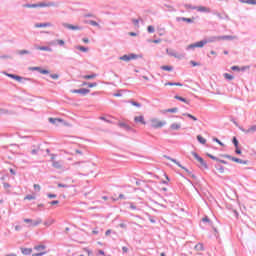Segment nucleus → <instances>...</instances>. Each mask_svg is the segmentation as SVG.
<instances>
[{
	"instance_id": "11",
	"label": "nucleus",
	"mask_w": 256,
	"mask_h": 256,
	"mask_svg": "<svg viewBox=\"0 0 256 256\" xmlns=\"http://www.w3.org/2000/svg\"><path fill=\"white\" fill-rule=\"evenodd\" d=\"M180 129H181V123L179 122H174L170 125L171 131H179Z\"/></svg>"
},
{
	"instance_id": "37",
	"label": "nucleus",
	"mask_w": 256,
	"mask_h": 256,
	"mask_svg": "<svg viewBox=\"0 0 256 256\" xmlns=\"http://www.w3.org/2000/svg\"><path fill=\"white\" fill-rule=\"evenodd\" d=\"M130 103H131V105H133V107H138V108L141 107V103H139V102L131 100Z\"/></svg>"
},
{
	"instance_id": "44",
	"label": "nucleus",
	"mask_w": 256,
	"mask_h": 256,
	"mask_svg": "<svg viewBox=\"0 0 256 256\" xmlns=\"http://www.w3.org/2000/svg\"><path fill=\"white\" fill-rule=\"evenodd\" d=\"M132 22L134 23L135 27H139V20L138 19H132Z\"/></svg>"
},
{
	"instance_id": "17",
	"label": "nucleus",
	"mask_w": 256,
	"mask_h": 256,
	"mask_svg": "<svg viewBox=\"0 0 256 256\" xmlns=\"http://www.w3.org/2000/svg\"><path fill=\"white\" fill-rule=\"evenodd\" d=\"M21 251L23 255H31L33 253V249L31 248H22Z\"/></svg>"
},
{
	"instance_id": "64",
	"label": "nucleus",
	"mask_w": 256,
	"mask_h": 256,
	"mask_svg": "<svg viewBox=\"0 0 256 256\" xmlns=\"http://www.w3.org/2000/svg\"><path fill=\"white\" fill-rule=\"evenodd\" d=\"M58 187H64V188H67L68 186L67 185H65V184H58Z\"/></svg>"
},
{
	"instance_id": "56",
	"label": "nucleus",
	"mask_w": 256,
	"mask_h": 256,
	"mask_svg": "<svg viewBox=\"0 0 256 256\" xmlns=\"http://www.w3.org/2000/svg\"><path fill=\"white\" fill-rule=\"evenodd\" d=\"M222 39H235V36H223Z\"/></svg>"
},
{
	"instance_id": "15",
	"label": "nucleus",
	"mask_w": 256,
	"mask_h": 256,
	"mask_svg": "<svg viewBox=\"0 0 256 256\" xmlns=\"http://www.w3.org/2000/svg\"><path fill=\"white\" fill-rule=\"evenodd\" d=\"M176 21H184L185 23H193V18L177 17Z\"/></svg>"
},
{
	"instance_id": "9",
	"label": "nucleus",
	"mask_w": 256,
	"mask_h": 256,
	"mask_svg": "<svg viewBox=\"0 0 256 256\" xmlns=\"http://www.w3.org/2000/svg\"><path fill=\"white\" fill-rule=\"evenodd\" d=\"M196 11H198L199 13H211V8L207 6H197Z\"/></svg>"
},
{
	"instance_id": "43",
	"label": "nucleus",
	"mask_w": 256,
	"mask_h": 256,
	"mask_svg": "<svg viewBox=\"0 0 256 256\" xmlns=\"http://www.w3.org/2000/svg\"><path fill=\"white\" fill-rule=\"evenodd\" d=\"M34 189H35V191H41V185L34 184Z\"/></svg>"
},
{
	"instance_id": "32",
	"label": "nucleus",
	"mask_w": 256,
	"mask_h": 256,
	"mask_svg": "<svg viewBox=\"0 0 256 256\" xmlns=\"http://www.w3.org/2000/svg\"><path fill=\"white\" fill-rule=\"evenodd\" d=\"M224 77L228 80V81H233L234 77L233 75L229 74V73H225Z\"/></svg>"
},
{
	"instance_id": "12",
	"label": "nucleus",
	"mask_w": 256,
	"mask_h": 256,
	"mask_svg": "<svg viewBox=\"0 0 256 256\" xmlns=\"http://www.w3.org/2000/svg\"><path fill=\"white\" fill-rule=\"evenodd\" d=\"M64 27L66 29H70L71 31H81V27L79 26H74L72 24H64Z\"/></svg>"
},
{
	"instance_id": "38",
	"label": "nucleus",
	"mask_w": 256,
	"mask_h": 256,
	"mask_svg": "<svg viewBox=\"0 0 256 256\" xmlns=\"http://www.w3.org/2000/svg\"><path fill=\"white\" fill-rule=\"evenodd\" d=\"M33 199H35V196L34 195H27L25 196L24 200H27V201H33Z\"/></svg>"
},
{
	"instance_id": "26",
	"label": "nucleus",
	"mask_w": 256,
	"mask_h": 256,
	"mask_svg": "<svg viewBox=\"0 0 256 256\" xmlns=\"http://www.w3.org/2000/svg\"><path fill=\"white\" fill-rule=\"evenodd\" d=\"M160 69H162V71H173V66H161Z\"/></svg>"
},
{
	"instance_id": "20",
	"label": "nucleus",
	"mask_w": 256,
	"mask_h": 256,
	"mask_svg": "<svg viewBox=\"0 0 256 256\" xmlns=\"http://www.w3.org/2000/svg\"><path fill=\"white\" fill-rule=\"evenodd\" d=\"M8 77H11V79H15V81H22L23 78L21 76H17L14 74H7Z\"/></svg>"
},
{
	"instance_id": "46",
	"label": "nucleus",
	"mask_w": 256,
	"mask_h": 256,
	"mask_svg": "<svg viewBox=\"0 0 256 256\" xmlns=\"http://www.w3.org/2000/svg\"><path fill=\"white\" fill-rule=\"evenodd\" d=\"M208 157H210V159H213V161H219V158L209 154Z\"/></svg>"
},
{
	"instance_id": "22",
	"label": "nucleus",
	"mask_w": 256,
	"mask_h": 256,
	"mask_svg": "<svg viewBox=\"0 0 256 256\" xmlns=\"http://www.w3.org/2000/svg\"><path fill=\"white\" fill-rule=\"evenodd\" d=\"M55 223V221L53 219H48L44 222L45 227H51V225H53Z\"/></svg>"
},
{
	"instance_id": "51",
	"label": "nucleus",
	"mask_w": 256,
	"mask_h": 256,
	"mask_svg": "<svg viewBox=\"0 0 256 256\" xmlns=\"http://www.w3.org/2000/svg\"><path fill=\"white\" fill-rule=\"evenodd\" d=\"M190 63L192 64V67H198L199 63L195 62V61H190Z\"/></svg>"
},
{
	"instance_id": "35",
	"label": "nucleus",
	"mask_w": 256,
	"mask_h": 256,
	"mask_svg": "<svg viewBox=\"0 0 256 256\" xmlns=\"http://www.w3.org/2000/svg\"><path fill=\"white\" fill-rule=\"evenodd\" d=\"M184 7H185V9H193V10L197 9V6H193L191 4H185Z\"/></svg>"
},
{
	"instance_id": "55",
	"label": "nucleus",
	"mask_w": 256,
	"mask_h": 256,
	"mask_svg": "<svg viewBox=\"0 0 256 256\" xmlns=\"http://www.w3.org/2000/svg\"><path fill=\"white\" fill-rule=\"evenodd\" d=\"M50 205H59V201L58 200H54V201L50 202Z\"/></svg>"
},
{
	"instance_id": "47",
	"label": "nucleus",
	"mask_w": 256,
	"mask_h": 256,
	"mask_svg": "<svg viewBox=\"0 0 256 256\" xmlns=\"http://www.w3.org/2000/svg\"><path fill=\"white\" fill-rule=\"evenodd\" d=\"M88 87L91 89V88H93V87H97V83H89L88 84Z\"/></svg>"
},
{
	"instance_id": "63",
	"label": "nucleus",
	"mask_w": 256,
	"mask_h": 256,
	"mask_svg": "<svg viewBox=\"0 0 256 256\" xmlns=\"http://www.w3.org/2000/svg\"><path fill=\"white\" fill-rule=\"evenodd\" d=\"M83 43H89V38L82 39Z\"/></svg>"
},
{
	"instance_id": "23",
	"label": "nucleus",
	"mask_w": 256,
	"mask_h": 256,
	"mask_svg": "<svg viewBox=\"0 0 256 256\" xmlns=\"http://www.w3.org/2000/svg\"><path fill=\"white\" fill-rule=\"evenodd\" d=\"M197 140L199 141V143H201L202 145H205L207 143V140L205 138H203V136L198 135L197 136Z\"/></svg>"
},
{
	"instance_id": "53",
	"label": "nucleus",
	"mask_w": 256,
	"mask_h": 256,
	"mask_svg": "<svg viewBox=\"0 0 256 256\" xmlns=\"http://www.w3.org/2000/svg\"><path fill=\"white\" fill-rule=\"evenodd\" d=\"M49 199H55L57 197L56 194H48Z\"/></svg>"
},
{
	"instance_id": "58",
	"label": "nucleus",
	"mask_w": 256,
	"mask_h": 256,
	"mask_svg": "<svg viewBox=\"0 0 256 256\" xmlns=\"http://www.w3.org/2000/svg\"><path fill=\"white\" fill-rule=\"evenodd\" d=\"M3 187H4V189H9V187H11V185L9 183H4Z\"/></svg>"
},
{
	"instance_id": "6",
	"label": "nucleus",
	"mask_w": 256,
	"mask_h": 256,
	"mask_svg": "<svg viewBox=\"0 0 256 256\" xmlns=\"http://www.w3.org/2000/svg\"><path fill=\"white\" fill-rule=\"evenodd\" d=\"M166 53H167V55H170V57H175L176 59H183V57H184L183 54H178L173 49H167Z\"/></svg>"
},
{
	"instance_id": "24",
	"label": "nucleus",
	"mask_w": 256,
	"mask_h": 256,
	"mask_svg": "<svg viewBox=\"0 0 256 256\" xmlns=\"http://www.w3.org/2000/svg\"><path fill=\"white\" fill-rule=\"evenodd\" d=\"M169 160L172 161V163H175L176 165H178V167H180L181 169H184V171H187V168L183 167L179 162H177V160L173 158H169Z\"/></svg>"
},
{
	"instance_id": "8",
	"label": "nucleus",
	"mask_w": 256,
	"mask_h": 256,
	"mask_svg": "<svg viewBox=\"0 0 256 256\" xmlns=\"http://www.w3.org/2000/svg\"><path fill=\"white\" fill-rule=\"evenodd\" d=\"M137 55L135 54H129V55H124L122 57H120V61H133V59H137Z\"/></svg>"
},
{
	"instance_id": "7",
	"label": "nucleus",
	"mask_w": 256,
	"mask_h": 256,
	"mask_svg": "<svg viewBox=\"0 0 256 256\" xmlns=\"http://www.w3.org/2000/svg\"><path fill=\"white\" fill-rule=\"evenodd\" d=\"M134 122L140 123V125H147V122L145 121V116L143 114H141L139 116H135Z\"/></svg>"
},
{
	"instance_id": "18",
	"label": "nucleus",
	"mask_w": 256,
	"mask_h": 256,
	"mask_svg": "<svg viewBox=\"0 0 256 256\" xmlns=\"http://www.w3.org/2000/svg\"><path fill=\"white\" fill-rule=\"evenodd\" d=\"M243 133H255L256 132V125L251 126L249 129L242 130Z\"/></svg>"
},
{
	"instance_id": "60",
	"label": "nucleus",
	"mask_w": 256,
	"mask_h": 256,
	"mask_svg": "<svg viewBox=\"0 0 256 256\" xmlns=\"http://www.w3.org/2000/svg\"><path fill=\"white\" fill-rule=\"evenodd\" d=\"M122 251L123 253H127V251H129V248H127L126 246L122 247Z\"/></svg>"
},
{
	"instance_id": "36",
	"label": "nucleus",
	"mask_w": 256,
	"mask_h": 256,
	"mask_svg": "<svg viewBox=\"0 0 256 256\" xmlns=\"http://www.w3.org/2000/svg\"><path fill=\"white\" fill-rule=\"evenodd\" d=\"M231 70H232V71H245V68H242V69H241V68H239V66H232V67H231Z\"/></svg>"
},
{
	"instance_id": "52",
	"label": "nucleus",
	"mask_w": 256,
	"mask_h": 256,
	"mask_svg": "<svg viewBox=\"0 0 256 256\" xmlns=\"http://www.w3.org/2000/svg\"><path fill=\"white\" fill-rule=\"evenodd\" d=\"M1 59H11V56L9 55H2L0 56Z\"/></svg>"
},
{
	"instance_id": "45",
	"label": "nucleus",
	"mask_w": 256,
	"mask_h": 256,
	"mask_svg": "<svg viewBox=\"0 0 256 256\" xmlns=\"http://www.w3.org/2000/svg\"><path fill=\"white\" fill-rule=\"evenodd\" d=\"M47 252H40V253H36V254H32V256H43L46 255Z\"/></svg>"
},
{
	"instance_id": "50",
	"label": "nucleus",
	"mask_w": 256,
	"mask_h": 256,
	"mask_svg": "<svg viewBox=\"0 0 256 256\" xmlns=\"http://www.w3.org/2000/svg\"><path fill=\"white\" fill-rule=\"evenodd\" d=\"M51 79H59V75L57 74H52L50 75Z\"/></svg>"
},
{
	"instance_id": "10",
	"label": "nucleus",
	"mask_w": 256,
	"mask_h": 256,
	"mask_svg": "<svg viewBox=\"0 0 256 256\" xmlns=\"http://www.w3.org/2000/svg\"><path fill=\"white\" fill-rule=\"evenodd\" d=\"M72 93H78L79 95H87L88 93H90V90L87 88H82L78 90H72Z\"/></svg>"
},
{
	"instance_id": "61",
	"label": "nucleus",
	"mask_w": 256,
	"mask_h": 256,
	"mask_svg": "<svg viewBox=\"0 0 256 256\" xmlns=\"http://www.w3.org/2000/svg\"><path fill=\"white\" fill-rule=\"evenodd\" d=\"M38 151H39V149H33L32 150V155H37Z\"/></svg>"
},
{
	"instance_id": "34",
	"label": "nucleus",
	"mask_w": 256,
	"mask_h": 256,
	"mask_svg": "<svg viewBox=\"0 0 256 256\" xmlns=\"http://www.w3.org/2000/svg\"><path fill=\"white\" fill-rule=\"evenodd\" d=\"M95 77H97V74L85 75L83 76V79H95Z\"/></svg>"
},
{
	"instance_id": "5",
	"label": "nucleus",
	"mask_w": 256,
	"mask_h": 256,
	"mask_svg": "<svg viewBox=\"0 0 256 256\" xmlns=\"http://www.w3.org/2000/svg\"><path fill=\"white\" fill-rule=\"evenodd\" d=\"M192 155L196 159V161L200 163L201 167H204V169H207V163H205V160H203V158L200 157L199 154H197L196 152H192Z\"/></svg>"
},
{
	"instance_id": "33",
	"label": "nucleus",
	"mask_w": 256,
	"mask_h": 256,
	"mask_svg": "<svg viewBox=\"0 0 256 256\" xmlns=\"http://www.w3.org/2000/svg\"><path fill=\"white\" fill-rule=\"evenodd\" d=\"M174 99H177L178 101H182V103H187V99H185L181 96H174Z\"/></svg>"
},
{
	"instance_id": "16",
	"label": "nucleus",
	"mask_w": 256,
	"mask_h": 256,
	"mask_svg": "<svg viewBox=\"0 0 256 256\" xmlns=\"http://www.w3.org/2000/svg\"><path fill=\"white\" fill-rule=\"evenodd\" d=\"M49 121L53 125H57V123H63V119H61V118H49Z\"/></svg>"
},
{
	"instance_id": "25",
	"label": "nucleus",
	"mask_w": 256,
	"mask_h": 256,
	"mask_svg": "<svg viewBox=\"0 0 256 256\" xmlns=\"http://www.w3.org/2000/svg\"><path fill=\"white\" fill-rule=\"evenodd\" d=\"M241 3H246L247 5H256V0H241Z\"/></svg>"
},
{
	"instance_id": "1",
	"label": "nucleus",
	"mask_w": 256,
	"mask_h": 256,
	"mask_svg": "<svg viewBox=\"0 0 256 256\" xmlns=\"http://www.w3.org/2000/svg\"><path fill=\"white\" fill-rule=\"evenodd\" d=\"M150 125L153 129H161L162 127H165V125H167V122L159 120V118H152L150 120Z\"/></svg>"
},
{
	"instance_id": "62",
	"label": "nucleus",
	"mask_w": 256,
	"mask_h": 256,
	"mask_svg": "<svg viewBox=\"0 0 256 256\" xmlns=\"http://www.w3.org/2000/svg\"><path fill=\"white\" fill-rule=\"evenodd\" d=\"M120 227H121L122 229H125V228L127 227V224L121 223V224H120Z\"/></svg>"
},
{
	"instance_id": "21",
	"label": "nucleus",
	"mask_w": 256,
	"mask_h": 256,
	"mask_svg": "<svg viewBox=\"0 0 256 256\" xmlns=\"http://www.w3.org/2000/svg\"><path fill=\"white\" fill-rule=\"evenodd\" d=\"M26 7H28V8H31V7L32 8H35V7H48V5L41 3V4L26 5Z\"/></svg>"
},
{
	"instance_id": "3",
	"label": "nucleus",
	"mask_w": 256,
	"mask_h": 256,
	"mask_svg": "<svg viewBox=\"0 0 256 256\" xmlns=\"http://www.w3.org/2000/svg\"><path fill=\"white\" fill-rule=\"evenodd\" d=\"M205 45H207V40H202V41L196 42L194 44L188 45L187 49H195L197 47L202 48V47H205Z\"/></svg>"
},
{
	"instance_id": "13",
	"label": "nucleus",
	"mask_w": 256,
	"mask_h": 256,
	"mask_svg": "<svg viewBox=\"0 0 256 256\" xmlns=\"http://www.w3.org/2000/svg\"><path fill=\"white\" fill-rule=\"evenodd\" d=\"M52 167H54V169H63V163L61 161H53Z\"/></svg>"
},
{
	"instance_id": "40",
	"label": "nucleus",
	"mask_w": 256,
	"mask_h": 256,
	"mask_svg": "<svg viewBox=\"0 0 256 256\" xmlns=\"http://www.w3.org/2000/svg\"><path fill=\"white\" fill-rule=\"evenodd\" d=\"M147 31H148V33H155V27L148 26Z\"/></svg>"
},
{
	"instance_id": "30",
	"label": "nucleus",
	"mask_w": 256,
	"mask_h": 256,
	"mask_svg": "<svg viewBox=\"0 0 256 256\" xmlns=\"http://www.w3.org/2000/svg\"><path fill=\"white\" fill-rule=\"evenodd\" d=\"M183 115L184 117H188L189 119H192V121H197V117L193 116V114L185 113Z\"/></svg>"
},
{
	"instance_id": "31",
	"label": "nucleus",
	"mask_w": 256,
	"mask_h": 256,
	"mask_svg": "<svg viewBox=\"0 0 256 256\" xmlns=\"http://www.w3.org/2000/svg\"><path fill=\"white\" fill-rule=\"evenodd\" d=\"M76 49H78V51H82L83 53H87L89 51V49L85 48L84 46H77Z\"/></svg>"
},
{
	"instance_id": "59",
	"label": "nucleus",
	"mask_w": 256,
	"mask_h": 256,
	"mask_svg": "<svg viewBox=\"0 0 256 256\" xmlns=\"http://www.w3.org/2000/svg\"><path fill=\"white\" fill-rule=\"evenodd\" d=\"M57 43H58V45H65V41H63V40H57Z\"/></svg>"
},
{
	"instance_id": "57",
	"label": "nucleus",
	"mask_w": 256,
	"mask_h": 256,
	"mask_svg": "<svg viewBox=\"0 0 256 256\" xmlns=\"http://www.w3.org/2000/svg\"><path fill=\"white\" fill-rule=\"evenodd\" d=\"M235 153L237 155H241V149H239V146L236 148Z\"/></svg>"
},
{
	"instance_id": "14",
	"label": "nucleus",
	"mask_w": 256,
	"mask_h": 256,
	"mask_svg": "<svg viewBox=\"0 0 256 256\" xmlns=\"http://www.w3.org/2000/svg\"><path fill=\"white\" fill-rule=\"evenodd\" d=\"M36 29H41L45 27H51V23L46 22V23H37L35 24Z\"/></svg>"
},
{
	"instance_id": "2",
	"label": "nucleus",
	"mask_w": 256,
	"mask_h": 256,
	"mask_svg": "<svg viewBox=\"0 0 256 256\" xmlns=\"http://www.w3.org/2000/svg\"><path fill=\"white\" fill-rule=\"evenodd\" d=\"M224 159H230V161H234V163H239L240 165H247L248 161L247 160H242L239 158H235L231 155H223Z\"/></svg>"
},
{
	"instance_id": "4",
	"label": "nucleus",
	"mask_w": 256,
	"mask_h": 256,
	"mask_svg": "<svg viewBox=\"0 0 256 256\" xmlns=\"http://www.w3.org/2000/svg\"><path fill=\"white\" fill-rule=\"evenodd\" d=\"M24 223H29L30 227H37V225H41V223H43V220L41 219L33 220V219L26 218L24 219Z\"/></svg>"
},
{
	"instance_id": "29",
	"label": "nucleus",
	"mask_w": 256,
	"mask_h": 256,
	"mask_svg": "<svg viewBox=\"0 0 256 256\" xmlns=\"http://www.w3.org/2000/svg\"><path fill=\"white\" fill-rule=\"evenodd\" d=\"M37 49L38 51H52L51 48L47 46H38Z\"/></svg>"
},
{
	"instance_id": "42",
	"label": "nucleus",
	"mask_w": 256,
	"mask_h": 256,
	"mask_svg": "<svg viewBox=\"0 0 256 256\" xmlns=\"http://www.w3.org/2000/svg\"><path fill=\"white\" fill-rule=\"evenodd\" d=\"M19 55H29V51L28 50H20Z\"/></svg>"
},
{
	"instance_id": "49",
	"label": "nucleus",
	"mask_w": 256,
	"mask_h": 256,
	"mask_svg": "<svg viewBox=\"0 0 256 256\" xmlns=\"http://www.w3.org/2000/svg\"><path fill=\"white\" fill-rule=\"evenodd\" d=\"M84 251L88 254V256L92 255L93 252L91 250L84 248Z\"/></svg>"
},
{
	"instance_id": "28",
	"label": "nucleus",
	"mask_w": 256,
	"mask_h": 256,
	"mask_svg": "<svg viewBox=\"0 0 256 256\" xmlns=\"http://www.w3.org/2000/svg\"><path fill=\"white\" fill-rule=\"evenodd\" d=\"M35 251H44V249H46V246L43 244H40L38 246L34 247Z\"/></svg>"
},
{
	"instance_id": "39",
	"label": "nucleus",
	"mask_w": 256,
	"mask_h": 256,
	"mask_svg": "<svg viewBox=\"0 0 256 256\" xmlns=\"http://www.w3.org/2000/svg\"><path fill=\"white\" fill-rule=\"evenodd\" d=\"M232 141L234 143L235 149H237L239 147V141L237 140V137H234Z\"/></svg>"
},
{
	"instance_id": "27",
	"label": "nucleus",
	"mask_w": 256,
	"mask_h": 256,
	"mask_svg": "<svg viewBox=\"0 0 256 256\" xmlns=\"http://www.w3.org/2000/svg\"><path fill=\"white\" fill-rule=\"evenodd\" d=\"M204 247H203V244L202 243H198L195 245V250L196 251H204Z\"/></svg>"
},
{
	"instance_id": "19",
	"label": "nucleus",
	"mask_w": 256,
	"mask_h": 256,
	"mask_svg": "<svg viewBox=\"0 0 256 256\" xmlns=\"http://www.w3.org/2000/svg\"><path fill=\"white\" fill-rule=\"evenodd\" d=\"M177 111H179V108H170L163 110L162 113H177Z\"/></svg>"
},
{
	"instance_id": "41",
	"label": "nucleus",
	"mask_w": 256,
	"mask_h": 256,
	"mask_svg": "<svg viewBox=\"0 0 256 256\" xmlns=\"http://www.w3.org/2000/svg\"><path fill=\"white\" fill-rule=\"evenodd\" d=\"M89 24L92 25L93 27H99V23L93 20L89 21Z\"/></svg>"
},
{
	"instance_id": "54",
	"label": "nucleus",
	"mask_w": 256,
	"mask_h": 256,
	"mask_svg": "<svg viewBox=\"0 0 256 256\" xmlns=\"http://www.w3.org/2000/svg\"><path fill=\"white\" fill-rule=\"evenodd\" d=\"M164 85H165V87H167V85H169L170 87H173V86H175V83H173V82H168V83H165Z\"/></svg>"
},
{
	"instance_id": "48",
	"label": "nucleus",
	"mask_w": 256,
	"mask_h": 256,
	"mask_svg": "<svg viewBox=\"0 0 256 256\" xmlns=\"http://www.w3.org/2000/svg\"><path fill=\"white\" fill-rule=\"evenodd\" d=\"M42 75H49V70H41Z\"/></svg>"
}]
</instances>
